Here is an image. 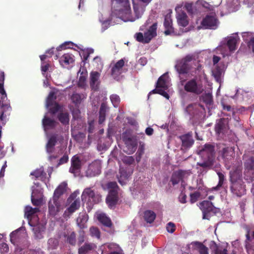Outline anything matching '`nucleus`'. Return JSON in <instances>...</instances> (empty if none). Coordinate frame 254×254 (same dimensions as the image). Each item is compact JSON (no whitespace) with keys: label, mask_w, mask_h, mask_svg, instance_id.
I'll return each mask as SVG.
<instances>
[{"label":"nucleus","mask_w":254,"mask_h":254,"mask_svg":"<svg viewBox=\"0 0 254 254\" xmlns=\"http://www.w3.org/2000/svg\"><path fill=\"white\" fill-rule=\"evenodd\" d=\"M192 59V56L188 55L177 61L175 67L180 75V79H182L181 75L185 74H189L191 76L196 77L198 75V71L202 69V66L200 64H198L194 68L192 67L190 63Z\"/></svg>","instance_id":"obj_1"},{"label":"nucleus","mask_w":254,"mask_h":254,"mask_svg":"<svg viewBox=\"0 0 254 254\" xmlns=\"http://www.w3.org/2000/svg\"><path fill=\"white\" fill-rule=\"evenodd\" d=\"M196 76L188 81L184 85V90L190 93L199 95L202 93L203 89L202 84L197 81Z\"/></svg>","instance_id":"obj_2"},{"label":"nucleus","mask_w":254,"mask_h":254,"mask_svg":"<svg viewBox=\"0 0 254 254\" xmlns=\"http://www.w3.org/2000/svg\"><path fill=\"white\" fill-rule=\"evenodd\" d=\"M198 154L201 159H215V145L213 144L206 143L198 151Z\"/></svg>","instance_id":"obj_3"},{"label":"nucleus","mask_w":254,"mask_h":254,"mask_svg":"<svg viewBox=\"0 0 254 254\" xmlns=\"http://www.w3.org/2000/svg\"><path fill=\"white\" fill-rule=\"evenodd\" d=\"M81 199L82 201H87L91 203H97L101 200V196L95 193L90 188L84 189L81 195Z\"/></svg>","instance_id":"obj_4"},{"label":"nucleus","mask_w":254,"mask_h":254,"mask_svg":"<svg viewBox=\"0 0 254 254\" xmlns=\"http://www.w3.org/2000/svg\"><path fill=\"white\" fill-rule=\"evenodd\" d=\"M218 23V20L215 13L206 15L202 19L201 24L207 29H216Z\"/></svg>","instance_id":"obj_5"},{"label":"nucleus","mask_w":254,"mask_h":254,"mask_svg":"<svg viewBox=\"0 0 254 254\" xmlns=\"http://www.w3.org/2000/svg\"><path fill=\"white\" fill-rule=\"evenodd\" d=\"M218 154L225 162L226 165H227L234 159L235 153L233 148L226 147L220 150Z\"/></svg>","instance_id":"obj_6"},{"label":"nucleus","mask_w":254,"mask_h":254,"mask_svg":"<svg viewBox=\"0 0 254 254\" xmlns=\"http://www.w3.org/2000/svg\"><path fill=\"white\" fill-rule=\"evenodd\" d=\"M230 190L233 194L241 197L245 194L246 189L243 181L230 183Z\"/></svg>","instance_id":"obj_7"},{"label":"nucleus","mask_w":254,"mask_h":254,"mask_svg":"<svg viewBox=\"0 0 254 254\" xmlns=\"http://www.w3.org/2000/svg\"><path fill=\"white\" fill-rule=\"evenodd\" d=\"M100 73L96 71H92L90 73L89 84L92 90L97 91L100 85Z\"/></svg>","instance_id":"obj_8"},{"label":"nucleus","mask_w":254,"mask_h":254,"mask_svg":"<svg viewBox=\"0 0 254 254\" xmlns=\"http://www.w3.org/2000/svg\"><path fill=\"white\" fill-rule=\"evenodd\" d=\"M198 206L202 212L203 219H208V214L212 212L215 208L213 203L209 200H203L200 202Z\"/></svg>","instance_id":"obj_9"},{"label":"nucleus","mask_w":254,"mask_h":254,"mask_svg":"<svg viewBox=\"0 0 254 254\" xmlns=\"http://www.w3.org/2000/svg\"><path fill=\"white\" fill-rule=\"evenodd\" d=\"M182 141L181 150L186 151L190 148L194 143L192 132H189L180 136Z\"/></svg>","instance_id":"obj_10"},{"label":"nucleus","mask_w":254,"mask_h":254,"mask_svg":"<svg viewBox=\"0 0 254 254\" xmlns=\"http://www.w3.org/2000/svg\"><path fill=\"white\" fill-rule=\"evenodd\" d=\"M101 164L99 161H95L90 164L86 171L87 176L92 177L101 173Z\"/></svg>","instance_id":"obj_11"},{"label":"nucleus","mask_w":254,"mask_h":254,"mask_svg":"<svg viewBox=\"0 0 254 254\" xmlns=\"http://www.w3.org/2000/svg\"><path fill=\"white\" fill-rule=\"evenodd\" d=\"M190 175L189 172L187 171L179 170L175 171L172 175L170 181L173 186L179 184L186 177Z\"/></svg>","instance_id":"obj_12"},{"label":"nucleus","mask_w":254,"mask_h":254,"mask_svg":"<svg viewBox=\"0 0 254 254\" xmlns=\"http://www.w3.org/2000/svg\"><path fill=\"white\" fill-rule=\"evenodd\" d=\"M11 107L10 105L7 104H2L0 108V120L2 122V125L5 124V118L7 116L10 115L11 111ZM2 126L0 125V138L1 137Z\"/></svg>","instance_id":"obj_13"},{"label":"nucleus","mask_w":254,"mask_h":254,"mask_svg":"<svg viewBox=\"0 0 254 254\" xmlns=\"http://www.w3.org/2000/svg\"><path fill=\"white\" fill-rule=\"evenodd\" d=\"M81 168V162L78 156H73L71 160V166L69 168V172L71 173L75 174L80 172Z\"/></svg>","instance_id":"obj_14"},{"label":"nucleus","mask_w":254,"mask_h":254,"mask_svg":"<svg viewBox=\"0 0 254 254\" xmlns=\"http://www.w3.org/2000/svg\"><path fill=\"white\" fill-rule=\"evenodd\" d=\"M78 73L80 74L77 83L78 86L84 88L87 85V70L85 67H80Z\"/></svg>","instance_id":"obj_15"},{"label":"nucleus","mask_w":254,"mask_h":254,"mask_svg":"<svg viewBox=\"0 0 254 254\" xmlns=\"http://www.w3.org/2000/svg\"><path fill=\"white\" fill-rule=\"evenodd\" d=\"M228 128L227 122L224 118L218 120L215 125V131L216 134H224Z\"/></svg>","instance_id":"obj_16"},{"label":"nucleus","mask_w":254,"mask_h":254,"mask_svg":"<svg viewBox=\"0 0 254 254\" xmlns=\"http://www.w3.org/2000/svg\"><path fill=\"white\" fill-rule=\"evenodd\" d=\"M80 206V202L79 199H75L72 203L70 204L69 207L66 209L63 214V217L65 219L69 217L70 215L75 212L76 210L78 209Z\"/></svg>","instance_id":"obj_17"},{"label":"nucleus","mask_w":254,"mask_h":254,"mask_svg":"<svg viewBox=\"0 0 254 254\" xmlns=\"http://www.w3.org/2000/svg\"><path fill=\"white\" fill-rule=\"evenodd\" d=\"M157 23L154 22L150 26L147 30L144 32V35L145 37L146 42L149 43L150 41L157 36Z\"/></svg>","instance_id":"obj_18"},{"label":"nucleus","mask_w":254,"mask_h":254,"mask_svg":"<svg viewBox=\"0 0 254 254\" xmlns=\"http://www.w3.org/2000/svg\"><path fill=\"white\" fill-rule=\"evenodd\" d=\"M118 192L117 190H111L106 198V202L110 208L115 206L118 201Z\"/></svg>","instance_id":"obj_19"},{"label":"nucleus","mask_w":254,"mask_h":254,"mask_svg":"<svg viewBox=\"0 0 254 254\" xmlns=\"http://www.w3.org/2000/svg\"><path fill=\"white\" fill-rule=\"evenodd\" d=\"M66 187L67 184L63 182L55 190L53 197L54 203L55 205H57L59 198L65 191Z\"/></svg>","instance_id":"obj_20"},{"label":"nucleus","mask_w":254,"mask_h":254,"mask_svg":"<svg viewBox=\"0 0 254 254\" xmlns=\"http://www.w3.org/2000/svg\"><path fill=\"white\" fill-rule=\"evenodd\" d=\"M58 124V122L55 120L46 116H45L42 120V125L45 131L55 128Z\"/></svg>","instance_id":"obj_21"},{"label":"nucleus","mask_w":254,"mask_h":254,"mask_svg":"<svg viewBox=\"0 0 254 254\" xmlns=\"http://www.w3.org/2000/svg\"><path fill=\"white\" fill-rule=\"evenodd\" d=\"M125 64V61L123 59L118 61L111 69V74L116 78L122 72V69Z\"/></svg>","instance_id":"obj_22"},{"label":"nucleus","mask_w":254,"mask_h":254,"mask_svg":"<svg viewBox=\"0 0 254 254\" xmlns=\"http://www.w3.org/2000/svg\"><path fill=\"white\" fill-rule=\"evenodd\" d=\"M59 62L62 66L67 67L74 62V56L69 53L64 54L60 58Z\"/></svg>","instance_id":"obj_23"},{"label":"nucleus","mask_w":254,"mask_h":254,"mask_svg":"<svg viewBox=\"0 0 254 254\" xmlns=\"http://www.w3.org/2000/svg\"><path fill=\"white\" fill-rule=\"evenodd\" d=\"M240 40V38L237 34L228 38L227 46L230 52H233L237 49V45Z\"/></svg>","instance_id":"obj_24"},{"label":"nucleus","mask_w":254,"mask_h":254,"mask_svg":"<svg viewBox=\"0 0 254 254\" xmlns=\"http://www.w3.org/2000/svg\"><path fill=\"white\" fill-rule=\"evenodd\" d=\"M230 183L243 181L242 178V171L237 168L233 169L229 172Z\"/></svg>","instance_id":"obj_25"},{"label":"nucleus","mask_w":254,"mask_h":254,"mask_svg":"<svg viewBox=\"0 0 254 254\" xmlns=\"http://www.w3.org/2000/svg\"><path fill=\"white\" fill-rule=\"evenodd\" d=\"M193 250L198 251L199 254H208V249L202 243L199 242H192L190 243Z\"/></svg>","instance_id":"obj_26"},{"label":"nucleus","mask_w":254,"mask_h":254,"mask_svg":"<svg viewBox=\"0 0 254 254\" xmlns=\"http://www.w3.org/2000/svg\"><path fill=\"white\" fill-rule=\"evenodd\" d=\"M122 137L125 144L131 148V151L132 152L135 151L136 149L137 143L132 141V138L127 134V132L123 133Z\"/></svg>","instance_id":"obj_27"},{"label":"nucleus","mask_w":254,"mask_h":254,"mask_svg":"<svg viewBox=\"0 0 254 254\" xmlns=\"http://www.w3.org/2000/svg\"><path fill=\"white\" fill-rule=\"evenodd\" d=\"M57 142V137L56 135H53L49 138L46 146V151L48 153L51 154L54 152Z\"/></svg>","instance_id":"obj_28"},{"label":"nucleus","mask_w":254,"mask_h":254,"mask_svg":"<svg viewBox=\"0 0 254 254\" xmlns=\"http://www.w3.org/2000/svg\"><path fill=\"white\" fill-rule=\"evenodd\" d=\"M164 26L165 28L164 33L166 35H170L174 32V28L172 27V20L170 15L166 16L164 22Z\"/></svg>","instance_id":"obj_29"},{"label":"nucleus","mask_w":254,"mask_h":254,"mask_svg":"<svg viewBox=\"0 0 254 254\" xmlns=\"http://www.w3.org/2000/svg\"><path fill=\"white\" fill-rule=\"evenodd\" d=\"M108 109V108L105 103H102L101 105L99 110V124H103L106 119V112Z\"/></svg>","instance_id":"obj_30"},{"label":"nucleus","mask_w":254,"mask_h":254,"mask_svg":"<svg viewBox=\"0 0 254 254\" xmlns=\"http://www.w3.org/2000/svg\"><path fill=\"white\" fill-rule=\"evenodd\" d=\"M168 77L167 73H165L159 77L156 83V88H163L164 89H167L168 88V86L167 84V78Z\"/></svg>","instance_id":"obj_31"},{"label":"nucleus","mask_w":254,"mask_h":254,"mask_svg":"<svg viewBox=\"0 0 254 254\" xmlns=\"http://www.w3.org/2000/svg\"><path fill=\"white\" fill-rule=\"evenodd\" d=\"M95 247V245L93 243H85L84 245L78 249V254H87Z\"/></svg>","instance_id":"obj_32"},{"label":"nucleus","mask_w":254,"mask_h":254,"mask_svg":"<svg viewBox=\"0 0 254 254\" xmlns=\"http://www.w3.org/2000/svg\"><path fill=\"white\" fill-rule=\"evenodd\" d=\"M187 18V15L184 11H182L180 13H178V14L177 16V19L178 24L184 27L187 26L189 24V21Z\"/></svg>","instance_id":"obj_33"},{"label":"nucleus","mask_w":254,"mask_h":254,"mask_svg":"<svg viewBox=\"0 0 254 254\" xmlns=\"http://www.w3.org/2000/svg\"><path fill=\"white\" fill-rule=\"evenodd\" d=\"M119 173L120 176H118V182L121 185H124L126 184L125 181L127 179L129 175L126 170L121 167L120 168Z\"/></svg>","instance_id":"obj_34"},{"label":"nucleus","mask_w":254,"mask_h":254,"mask_svg":"<svg viewBox=\"0 0 254 254\" xmlns=\"http://www.w3.org/2000/svg\"><path fill=\"white\" fill-rule=\"evenodd\" d=\"M223 72V66H219L218 65H217L215 68L213 70V75L217 82H219L221 80V77Z\"/></svg>","instance_id":"obj_35"},{"label":"nucleus","mask_w":254,"mask_h":254,"mask_svg":"<svg viewBox=\"0 0 254 254\" xmlns=\"http://www.w3.org/2000/svg\"><path fill=\"white\" fill-rule=\"evenodd\" d=\"M59 121L64 126L69 125V115L67 112H61L57 116Z\"/></svg>","instance_id":"obj_36"},{"label":"nucleus","mask_w":254,"mask_h":254,"mask_svg":"<svg viewBox=\"0 0 254 254\" xmlns=\"http://www.w3.org/2000/svg\"><path fill=\"white\" fill-rule=\"evenodd\" d=\"M30 175L34 176L36 179L39 178L42 181L46 179L47 175L43 168L36 169L34 171L32 172Z\"/></svg>","instance_id":"obj_37"},{"label":"nucleus","mask_w":254,"mask_h":254,"mask_svg":"<svg viewBox=\"0 0 254 254\" xmlns=\"http://www.w3.org/2000/svg\"><path fill=\"white\" fill-rule=\"evenodd\" d=\"M134 12L135 14V18L130 19V21H133L135 19L140 18L143 13L145 8L138 4H133Z\"/></svg>","instance_id":"obj_38"},{"label":"nucleus","mask_w":254,"mask_h":254,"mask_svg":"<svg viewBox=\"0 0 254 254\" xmlns=\"http://www.w3.org/2000/svg\"><path fill=\"white\" fill-rule=\"evenodd\" d=\"M59 203L58 202L57 205H55L54 203V200L49 201L48 204L49 212L51 215L55 216L57 212L59 211Z\"/></svg>","instance_id":"obj_39"},{"label":"nucleus","mask_w":254,"mask_h":254,"mask_svg":"<svg viewBox=\"0 0 254 254\" xmlns=\"http://www.w3.org/2000/svg\"><path fill=\"white\" fill-rule=\"evenodd\" d=\"M156 218V214L151 210H146L144 213V220L149 223H152Z\"/></svg>","instance_id":"obj_40"},{"label":"nucleus","mask_w":254,"mask_h":254,"mask_svg":"<svg viewBox=\"0 0 254 254\" xmlns=\"http://www.w3.org/2000/svg\"><path fill=\"white\" fill-rule=\"evenodd\" d=\"M217 175L219 178V181L216 187H213L211 189L212 191L213 190H219L220 188L222 187L225 180V176L221 172H219L217 173Z\"/></svg>","instance_id":"obj_41"},{"label":"nucleus","mask_w":254,"mask_h":254,"mask_svg":"<svg viewBox=\"0 0 254 254\" xmlns=\"http://www.w3.org/2000/svg\"><path fill=\"white\" fill-rule=\"evenodd\" d=\"M98 219L99 221L105 226L111 227L112 225L111 219L105 214H100L98 217Z\"/></svg>","instance_id":"obj_42"},{"label":"nucleus","mask_w":254,"mask_h":254,"mask_svg":"<svg viewBox=\"0 0 254 254\" xmlns=\"http://www.w3.org/2000/svg\"><path fill=\"white\" fill-rule=\"evenodd\" d=\"M202 162L197 163V165L204 168L210 169L214 164V160L209 159H202Z\"/></svg>","instance_id":"obj_43"},{"label":"nucleus","mask_w":254,"mask_h":254,"mask_svg":"<svg viewBox=\"0 0 254 254\" xmlns=\"http://www.w3.org/2000/svg\"><path fill=\"white\" fill-rule=\"evenodd\" d=\"M57 99V96L55 92L51 91L50 92L48 97L46 99V106L49 107L52 106L54 104L55 100Z\"/></svg>","instance_id":"obj_44"},{"label":"nucleus","mask_w":254,"mask_h":254,"mask_svg":"<svg viewBox=\"0 0 254 254\" xmlns=\"http://www.w3.org/2000/svg\"><path fill=\"white\" fill-rule=\"evenodd\" d=\"M4 80V75L3 72L0 73V93L2 95L1 99L7 98L6 93L3 88V82Z\"/></svg>","instance_id":"obj_45"},{"label":"nucleus","mask_w":254,"mask_h":254,"mask_svg":"<svg viewBox=\"0 0 254 254\" xmlns=\"http://www.w3.org/2000/svg\"><path fill=\"white\" fill-rule=\"evenodd\" d=\"M39 211V209L38 208H32L31 206H27L25 209V214L29 218Z\"/></svg>","instance_id":"obj_46"},{"label":"nucleus","mask_w":254,"mask_h":254,"mask_svg":"<svg viewBox=\"0 0 254 254\" xmlns=\"http://www.w3.org/2000/svg\"><path fill=\"white\" fill-rule=\"evenodd\" d=\"M201 100L206 104L210 105L212 102V96L211 93H205L201 96Z\"/></svg>","instance_id":"obj_47"},{"label":"nucleus","mask_w":254,"mask_h":254,"mask_svg":"<svg viewBox=\"0 0 254 254\" xmlns=\"http://www.w3.org/2000/svg\"><path fill=\"white\" fill-rule=\"evenodd\" d=\"M245 167L248 170H254V158L251 157L245 163Z\"/></svg>","instance_id":"obj_48"},{"label":"nucleus","mask_w":254,"mask_h":254,"mask_svg":"<svg viewBox=\"0 0 254 254\" xmlns=\"http://www.w3.org/2000/svg\"><path fill=\"white\" fill-rule=\"evenodd\" d=\"M110 100L113 106L117 108L118 107L120 102V98L117 94H112L110 96Z\"/></svg>","instance_id":"obj_49"},{"label":"nucleus","mask_w":254,"mask_h":254,"mask_svg":"<svg viewBox=\"0 0 254 254\" xmlns=\"http://www.w3.org/2000/svg\"><path fill=\"white\" fill-rule=\"evenodd\" d=\"M90 235L92 237H94L97 238V239H100V232L99 229L96 227H91L90 228Z\"/></svg>","instance_id":"obj_50"},{"label":"nucleus","mask_w":254,"mask_h":254,"mask_svg":"<svg viewBox=\"0 0 254 254\" xmlns=\"http://www.w3.org/2000/svg\"><path fill=\"white\" fill-rule=\"evenodd\" d=\"M49 112L53 115L56 114L61 109V106L57 102H55L53 105L50 107Z\"/></svg>","instance_id":"obj_51"},{"label":"nucleus","mask_w":254,"mask_h":254,"mask_svg":"<svg viewBox=\"0 0 254 254\" xmlns=\"http://www.w3.org/2000/svg\"><path fill=\"white\" fill-rule=\"evenodd\" d=\"M200 196V192L195 191L190 194V202L191 203H194L196 202Z\"/></svg>","instance_id":"obj_52"},{"label":"nucleus","mask_w":254,"mask_h":254,"mask_svg":"<svg viewBox=\"0 0 254 254\" xmlns=\"http://www.w3.org/2000/svg\"><path fill=\"white\" fill-rule=\"evenodd\" d=\"M67 242L71 245L74 246L76 244V234L75 232H72L67 236Z\"/></svg>","instance_id":"obj_53"},{"label":"nucleus","mask_w":254,"mask_h":254,"mask_svg":"<svg viewBox=\"0 0 254 254\" xmlns=\"http://www.w3.org/2000/svg\"><path fill=\"white\" fill-rule=\"evenodd\" d=\"M93 53V49H86L83 50L81 53V57L83 59V62H85L86 60H87L88 58L89 57V55Z\"/></svg>","instance_id":"obj_54"},{"label":"nucleus","mask_w":254,"mask_h":254,"mask_svg":"<svg viewBox=\"0 0 254 254\" xmlns=\"http://www.w3.org/2000/svg\"><path fill=\"white\" fill-rule=\"evenodd\" d=\"M123 162L127 165H130L134 163V159L133 156H125L122 159Z\"/></svg>","instance_id":"obj_55"},{"label":"nucleus","mask_w":254,"mask_h":254,"mask_svg":"<svg viewBox=\"0 0 254 254\" xmlns=\"http://www.w3.org/2000/svg\"><path fill=\"white\" fill-rule=\"evenodd\" d=\"M35 238L41 239L43 238L42 231L38 226L34 227L33 229Z\"/></svg>","instance_id":"obj_56"},{"label":"nucleus","mask_w":254,"mask_h":254,"mask_svg":"<svg viewBox=\"0 0 254 254\" xmlns=\"http://www.w3.org/2000/svg\"><path fill=\"white\" fill-rule=\"evenodd\" d=\"M71 100L75 104L80 103L81 101V96L78 93H73L71 96Z\"/></svg>","instance_id":"obj_57"},{"label":"nucleus","mask_w":254,"mask_h":254,"mask_svg":"<svg viewBox=\"0 0 254 254\" xmlns=\"http://www.w3.org/2000/svg\"><path fill=\"white\" fill-rule=\"evenodd\" d=\"M136 40L138 42H141L143 44H147L148 42H146L145 37L143 36V34L139 32L136 34Z\"/></svg>","instance_id":"obj_58"},{"label":"nucleus","mask_w":254,"mask_h":254,"mask_svg":"<svg viewBox=\"0 0 254 254\" xmlns=\"http://www.w3.org/2000/svg\"><path fill=\"white\" fill-rule=\"evenodd\" d=\"M214 254H228L227 250L226 249H222L219 248L217 246H215L213 250Z\"/></svg>","instance_id":"obj_59"},{"label":"nucleus","mask_w":254,"mask_h":254,"mask_svg":"<svg viewBox=\"0 0 254 254\" xmlns=\"http://www.w3.org/2000/svg\"><path fill=\"white\" fill-rule=\"evenodd\" d=\"M93 63L94 65L98 68L102 67L103 66L102 59L100 57L98 56H97L93 59Z\"/></svg>","instance_id":"obj_60"},{"label":"nucleus","mask_w":254,"mask_h":254,"mask_svg":"<svg viewBox=\"0 0 254 254\" xmlns=\"http://www.w3.org/2000/svg\"><path fill=\"white\" fill-rule=\"evenodd\" d=\"M166 229L169 233H173L176 230V225L174 223L170 222L167 224Z\"/></svg>","instance_id":"obj_61"},{"label":"nucleus","mask_w":254,"mask_h":254,"mask_svg":"<svg viewBox=\"0 0 254 254\" xmlns=\"http://www.w3.org/2000/svg\"><path fill=\"white\" fill-rule=\"evenodd\" d=\"M8 251L9 248L7 244L3 242L0 244V252L1 254H4L7 253Z\"/></svg>","instance_id":"obj_62"},{"label":"nucleus","mask_w":254,"mask_h":254,"mask_svg":"<svg viewBox=\"0 0 254 254\" xmlns=\"http://www.w3.org/2000/svg\"><path fill=\"white\" fill-rule=\"evenodd\" d=\"M117 1L120 3L122 4L123 5L126 7V9L127 10L130 11V5L128 0H117Z\"/></svg>","instance_id":"obj_63"},{"label":"nucleus","mask_w":254,"mask_h":254,"mask_svg":"<svg viewBox=\"0 0 254 254\" xmlns=\"http://www.w3.org/2000/svg\"><path fill=\"white\" fill-rule=\"evenodd\" d=\"M50 67V64L49 63H45L43 62L41 65V71L42 72V74L43 75L45 74V73L49 69Z\"/></svg>","instance_id":"obj_64"}]
</instances>
